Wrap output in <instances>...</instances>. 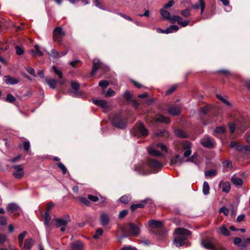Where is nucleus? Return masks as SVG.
I'll list each match as a JSON object with an SVG mask.
<instances>
[{
    "label": "nucleus",
    "instance_id": "cd10ccee",
    "mask_svg": "<svg viewBox=\"0 0 250 250\" xmlns=\"http://www.w3.org/2000/svg\"><path fill=\"white\" fill-rule=\"evenodd\" d=\"M45 82L46 83L53 89L56 88V85L58 83V81L56 79H46Z\"/></svg>",
    "mask_w": 250,
    "mask_h": 250
},
{
    "label": "nucleus",
    "instance_id": "8fccbe9b",
    "mask_svg": "<svg viewBox=\"0 0 250 250\" xmlns=\"http://www.w3.org/2000/svg\"><path fill=\"white\" fill-rule=\"evenodd\" d=\"M103 233V229L102 228H99L96 231L95 234L93 235V238L95 239H98L100 235Z\"/></svg>",
    "mask_w": 250,
    "mask_h": 250
},
{
    "label": "nucleus",
    "instance_id": "6e6552de",
    "mask_svg": "<svg viewBox=\"0 0 250 250\" xmlns=\"http://www.w3.org/2000/svg\"><path fill=\"white\" fill-rule=\"evenodd\" d=\"M202 244L206 249L210 250H226L219 244L213 245L208 239H204L202 241Z\"/></svg>",
    "mask_w": 250,
    "mask_h": 250
},
{
    "label": "nucleus",
    "instance_id": "13d9d810",
    "mask_svg": "<svg viewBox=\"0 0 250 250\" xmlns=\"http://www.w3.org/2000/svg\"><path fill=\"white\" fill-rule=\"evenodd\" d=\"M220 212H223L226 216H228L229 214V209L225 207H223L219 209Z\"/></svg>",
    "mask_w": 250,
    "mask_h": 250
},
{
    "label": "nucleus",
    "instance_id": "412c9836",
    "mask_svg": "<svg viewBox=\"0 0 250 250\" xmlns=\"http://www.w3.org/2000/svg\"><path fill=\"white\" fill-rule=\"evenodd\" d=\"M5 80V83L7 84L14 85L19 82V79L13 78L9 75L4 76Z\"/></svg>",
    "mask_w": 250,
    "mask_h": 250
},
{
    "label": "nucleus",
    "instance_id": "a211bd4d",
    "mask_svg": "<svg viewBox=\"0 0 250 250\" xmlns=\"http://www.w3.org/2000/svg\"><path fill=\"white\" fill-rule=\"evenodd\" d=\"M219 187H222V191L223 192L229 193L230 189V184L229 182H225L221 181L219 182Z\"/></svg>",
    "mask_w": 250,
    "mask_h": 250
},
{
    "label": "nucleus",
    "instance_id": "c756f323",
    "mask_svg": "<svg viewBox=\"0 0 250 250\" xmlns=\"http://www.w3.org/2000/svg\"><path fill=\"white\" fill-rule=\"evenodd\" d=\"M192 7L194 9H198L199 7L201 8V12L203 13L205 8V3L204 0H199V3L195 4L192 6Z\"/></svg>",
    "mask_w": 250,
    "mask_h": 250
},
{
    "label": "nucleus",
    "instance_id": "ea45409f",
    "mask_svg": "<svg viewBox=\"0 0 250 250\" xmlns=\"http://www.w3.org/2000/svg\"><path fill=\"white\" fill-rule=\"evenodd\" d=\"M15 101H16V98H15V97L13 95H12L10 93L7 94V96L5 98L6 102H7L8 103H13L15 102Z\"/></svg>",
    "mask_w": 250,
    "mask_h": 250
},
{
    "label": "nucleus",
    "instance_id": "aec40b11",
    "mask_svg": "<svg viewBox=\"0 0 250 250\" xmlns=\"http://www.w3.org/2000/svg\"><path fill=\"white\" fill-rule=\"evenodd\" d=\"M93 103L95 104H96L99 106H100L105 109H107L108 107L107 102L106 101L104 100H97V99L93 100Z\"/></svg>",
    "mask_w": 250,
    "mask_h": 250
},
{
    "label": "nucleus",
    "instance_id": "f257e3e1",
    "mask_svg": "<svg viewBox=\"0 0 250 250\" xmlns=\"http://www.w3.org/2000/svg\"><path fill=\"white\" fill-rule=\"evenodd\" d=\"M174 233L176 236L174 238L173 243L177 247L185 246L187 237L190 235L191 234L190 230L183 228H177L175 229Z\"/></svg>",
    "mask_w": 250,
    "mask_h": 250
},
{
    "label": "nucleus",
    "instance_id": "c03bdc74",
    "mask_svg": "<svg viewBox=\"0 0 250 250\" xmlns=\"http://www.w3.org/2000/svg\"><path fill=\"white\" fill-rule=\"evenodd\" d=\"M35 50H32V52L34 54V55L37 54L39 56H42L43 55V53L40 50L39 46L38 45H35L34 46Z\"/></svg>",
    "mask_w": 250,
    "mask_h": 250
},
{
    "label": "nucleus",
    "instance_id": "e433bc0d",
    "mask_svg": "<svg viewBox=\"0 0 250 250\" xmlns=\"http://www.w3.org/2000/svg\"><path fill=\"white\" fill-rule=\"evenodd\" d=\"M220 233L224 236H229V231L227 229L225 225H223L220 228Z\"/></svg>",
    "mask_w": 250,
    "mask_h": 250
},
{
    "label": "nucleus",
    "instance_id": "ddd939ff",
    "mask_svg": "<svg viewBox=\"0 0 250 250\" xmlns=\"http://www.w3.org/2000/svg\"><path fill=\"white\" fill-rule=\"evenodd\" d=\"M70 222V219L68 215L64 216V219L57 218L56 219V227L59 228L61 226H66L68 222Z\"/></svg>",
    "mask_w": 250,
    "mask_h": 250
},
{
    "label": "nucleus",
    "instance_id": "9b49d317",
    "mask_svg": "<svg viewBox=\"0 0 250 250\" xmlns=\"http://www.w3.org/2000/svg\"><path fill=\"white\" fill-rule=\"evenodd\" d=\"M201 144L204 147L208 149L213 148L215 146L212 138L208 136L203 138L201 140Z\"/></svg>",
    "mask_w": 250,
    "mask_h": 250
},
{
    "label": "nucleus",
    "instance_id": "c85d7f7f",
    "mask_svg": "<svg viewBox=\"0 0 250 250\" xmlns=\"http://www.w3.org/2000/svg\"><path fill=\"white\" fill-rule=\"evenodd\" d=\"M231 181L236 186H242L243 184V181L241 178L235 177V176L231 177Z\"/></svg>",
    "mask_w": 250,
    "mask_h": 250
},
{
    "label": "nucleus",
    "instance_id": "bf43d9fd",
    "mask_svg": "<svg viewBox=\"0 0 250 250\" xmlns=\"http://www.w3.org/2000/svg\"><path fill=\"white\" fill-rule=\"evenodd\" d=\"M197 156H198V155H197V153H194L192 156L188 158L187 161L193 162L194 161L197 160Z\"/></svg>",
    "mask_w": 250,
    "mask_h": 250
},
{
    "label": "nucleus",
    "instance_id": "49530a36",
    "mask_svg": "<svg viewBox=\"0 0 250 250\" xmlns=\"http://www.w3.org/2000/svg\"><path fill=\"white\" fill-rule=\"evenodd\" d=\"M217 98L220 100L221 102H222L224 104H226L227 105L230 106H231V104L229 102L224 99L221 95L217 94Z\"/></svg>",
    "mask_w": 250,
    "mask_h": 250
},
{
    "label": "nucleus",
    "instance_id": "39448f33",
    "mask_svg": "<svg viewBox=\"0 0 250 250\" xmlns=\"http://www.w3.org/2000/svg\"><path fill=\"white\" fill-rule=\"evenodd\" d=\"M131 132L134 136L137 137H146L148 135V130L142 123H137Z\"/></svg>",
    "mask_w": 250,
    "mask_h": 250
},
{
    "label": "nucleus",
    "instance_id": "2f4dec72",
    "mask_svg": "<svg viewBox=\"0 0 250 250\" xmlns=\"http://www.w3.org/2000/svg\"><path fill=\"white\" fill-rule=\"evenodd\" d=\"M226 128L223 125L217 126L214 131L215 133L218 134H223L226 132Z\"/></svg>",
    "mask_w": 250,
    "mask_h": 250
},
{
    "label": "nucleus",
    "instance_id": "37998d69",
    "mask_svg": "<svg viewBox=\"0 0 250 250\" xmlns=\"http://www.w3.org/2000/svg\"><path fill=\"white\" fill-rule=\"evenodd\" d=\"M79 201L83 204L84 205L87 206H90L91 203L89 201L88 199H87L85 197H78Z\"/></svg>",
    "mask_w": 250,
    "mask_h": 250
},
{
    "label": "nucleus",
    "instance_id": "4be33fe9",
    "mask_svg": "<svg viewBox=\"0 0 250 250\" xmlns=\"http://www.w3.org/2000/svg\"><path fill=\"white\" fill-rule=\"evenodd\" d=\"M34 241L31 238H28L25 240L23 246H22V250H30L33 244Z\"/></svg>",
    "mask_w": 250,
    "mask_h": 250
},
{
    "label": "nucleus",
    "instance_id": "a878e982",
    "mask_svg": "<svg viewBox=\"0 0 250 250\" xmlns=\"http://www.w3.org/2000/svg\"><path fill=\"white\" fill-rule=\"evenodd\" d=\"M175 135L179 138H187L188 137L187 133L182 129H177L174 130Z\"/></svg>",
    "mask_w": 250,
    "mask_h": 250
},
{
    "label": "nucleus",
    "instance_id": "473e14b6",
    "mask_svg": "<svg viewBox=\"0 0 250 250\" xmlns=\"http://www.w3.org/2000/svg\"><path fill=\"white\" fill-rule=\"evenodd\" d=\"M210 188L208 183L205 181L203 185V193L204 195H207L209 193Z\"/></svg>",
    "mask_w": 250,
    "mask_h": 250
},
{
    "label": "nucleus",
    "instance_id": "423d86ee",
    "mask_svg": "<svg viewBox=\"0 0 250 250\" xmlns=\"http://www.w3.org/2000/svg\"><path fill=\"white\" fill-rule=\"evenodd\" d=\"M147 165L152 169L153 173L157 172L163 167V165L159 161L151 157L147 158Z\"/></svg>",
    "mask_w": 250,
    "mask_h": 250
},
{
    "label": "nucleus",
    "instance_id": "dca6fc26",
    "mask_svg": "<svg viewBox=\"0 0 250 250\" xmlns=\"http://www.w3.org/2000/svg\"><path fill=\"white\" fill-rule=\"evenodd\" d=\"M71 86L72 89L74 91V93L77 97H80L82 95V93L79 92L80 89V84L79 83L75 81L71 82Z\"/></svg>",
    "mask_w": 250,
    "mask_h": 250
},
{
    "label": "nucleus",
    "instance_id": "4468645a",
    "mask_svg": "<svg viewBox=\"0 0 250 250\" xmlns=\"http://www.w3.org/2000/svg\"><path fill=\"white\" fill-rule=\"evenodd\" d=\"M175 22H177L178 24L184 27L187 26L190 22V21L184 20L179 16L173 15V23Z\"/></svg>",
    "mask_w": 250,
    "mask_h": 250
},
{
    "label": "nucleus",
    "instance_id": "f03ea898",
    "mask_svg": "<svg viewBox=\"0 0 250 250\" xmlns=\"http://www.w3.org/2000/svg\"><path fill=\"white\" fill-rule=\"evenodd\" d=\"M112 125L116 128L124 129L127 127V120L122 112H118L110 115Z\"/></svg>",
    "mask_w": 250,
    "mask_h": 250
},
{
    "label": "nucleus",
    "instance_id": "0e129e2a",
    "mask_svg": "<svg viewBox=\"0 0 250 250\" xmlns=\"http://www.w3.org/2000/svg\"><path fill=\"white\" fill-rule=\"evenodd\" d=\"M242 239L240 237H235L233 239V243L235 245H239L242 243Z\"/></svg>",
    "mask_w": 250,
    "mask_h": 250
},
{
    "label": "nucleus",
    "instance_id": "4c0bfd02",
    "mask_svg": "<svg viewBox=\"0 0 250 250\" xmlns=\"http://www.w3.org/2000/svg\"><path fill=\"white\" fill-rule=\"evenodd\" d=\"M26 234V231H23L22 233H20L18 236V241H19V245L20 247H22L23 245V240Z\"/></svg>",
    "mask_w": 250,
    "mask_h": 250
},
{
    "label": "nucleus",
    "instance_id": "864d4df0",
    "mask_svg": "<svg viewBox=\"0 0 250 250\" xmlns=\"http://www.w3.org/2000/svg\"><path fill=\"white\" fill-rule=\"evenodd\" d=\"M16 54L18 55H21L24 53V49L19 46H16L15 47Z\"/></svg>",
    "mask_w": 250,
    "mask_h": 250
},
{
    "label": "nucleus",
    "instance_id": "774afa93",
    "mask_svg": "<svg viewBox=\"0 0 250 250\" xmlns=\"http://www.w3.org/2000/svg\"><path fill=\"white\" fill-rule=\"evenodd\" d=\"M245 87L250 91V80H246L244 82Z\"/></svg>",
    "mask_w": 250,
    "mask_h": 250
},
{
    "label": "nucleus",
    "instance_id": "1a4fd4ad",
    "mask_svg": "<svg viewBox=\"0 0 250 250\" xmlns=\"http://www.w3.org/2000/svg\"><path fill=\"white\" fill-rule=\"evenodd\" d=\"M152 204V201L151 199H146L145 200H141L139 203L133 204L131 205L130 207V209L132 212H134L137 208H143L146 207V205L148 204L150 205Z\"/></svg>",
    "mask_w": 250,
    "mask_h": 250
},
{
    "label": "nucleus",
    "instance_id": "6e6d98bb",
    "mask_svg": "<svg viewBox=\"0 0 250 250\" xmlns=\"http://www.w3.org/2000/svg\"><path fill=\"white\" fill-rule=\"evenodd\" d=\"M115 94V92L114 91H113L111 88H109L106 93L105 94V96L106 97H110L113 96Z\"/></svg>",
    "mask_w": 250,
    "mask_h": 250
},
{
    "label": "nucleus",
    "instance_id": "5701e85b",
    "mask_svg": "<svg viewBox=\"0 0 250 250\" xmlns=\"http://www.w3.org/2000/svg\"><path fill=\"white\" fill-rule=\"evenodd\" d=\"M135 170L139 174L142 175H147L151 173L149 171L145 170L143 165L136 166L135 167Z\"/></svg>",
    "mask_w": 250,
    "mask_h": 250
},
{
    "label": "nucleus",
    "instance_id": "58836bf2",
    "mask_svg": "<svg viewBox=\"0 0 250 250\" xmlns=\"http://www.w3.org/2000/svg\"><path fill=\"white\" fill-rule=\"evenodd\" d=\"M47 54L50 55L52 56L54 58L57 59L61 57V55H60V53L56 51L54 49H52L51 50V52L49 53L48 52H47Z\"/></svg>",
    "mask_w": 250,
    "mask_h": 250
},
{
    "label": "nucleus",
    "instance_id": "338daca9",
    "mask_svg": "<svg viewBox=\"0 0 250 250\" xmlns=\"http://www.w3.org/2000/svg\"><path fill=\"white\" fill-rule=\"evenodd\" d=\"M229 131L231 133H233L235 129V125L234 124H229L228 125Z\"/></svg>",
    "mask_w": 250,
    "mask_h": 250
},
{
    "label": "nucleus",
    "instance_id": "a19ab883",
    "mask_svg": "<svg viewBox=\"0 0 250 250\" xmlns=\"http://www.w3.org/2000/svg\"><path fill=\"white\" fill-rule=\"evenodd\" d=\"M190 11H191L190 9L189 8H188L183 10H182L181 12V14L182 16L187 18L190 16V15H191Z\"/></svg>",
    "mask_w": 250,
    "mask_h": 250
},
{
    "label": "nucleus",
    "instance_id": "79ce46f5",
    "mask_svg": "<svg viewBox=\"0 0 250 250\" xmlns=\"http://www.w3.org/2000/svg\"><path fill=\"white\" fill-rule=\"evenodd\" d=\"M72 249L73 250H82L83 249V244L80 242L73 243L72 245Z\"/></svg>",
    "mask_w": 250,
    "mask_h": 250
},
{
    "label": "nucleus",
    "instance_id": "c9c22d12",
    "mask_svg": "<svg viewBox=\"0 0 250 250\" xmlns=\"http://www.w3.org/2000/svg\"><path fill=\"white\" fill-rule=\"evenodd\" d=\"M211 108V106L208 105L203 107H202L200 108V112L203 115H207L210 111Z\"/></svg>",
    "mask_w": 250,
    "mask_h": 250
},
{
    "label": "nucleus",
    "instance_id": "3c124183",
    "mask_svg": "<svg viewBox=\"0 0 250 250\" xmlns=\"http://www.w3.org/2000/svg\"><path fill=\"white\" fill-rule=\"evenodd\" d=\"M109 84V82L106 80H102L99 83V85L103 88H106Z\"/></svg>",
    "mask_w": 250,
    "mask_h": 250
},
{
    "label": "nucleus",
    "instance_id": "7ed1b4c3",
    "mask_svg": "<svg viewBox=\"0 0 250 250\" xmlns=\"http://www.w3.org/2000/svg\"><path fill=\"white\" fill-rule=\"evenodd\" d=\"M148 226L151 228V233L160 237L164 236L165 231L163 229L164 224L162 221L152 219L148 221Z\"/></svg>",
    "mask_w": 250,
    "mask_h": 250
},
{
    "label": "nucleus",
    "instance_id": "680f3d73",
    "mask_svg": "<svg viewBox=\"0 0 250 250\" xmlns=\"http://www.w3.org/2000/svg\"><path fill=\"white\" fill-rule=\"evenodd\" d=\"M118 15L125 19V20L129 21H133V20L129 16L122 13H118Z\"/></svg>",
    "mask_w": 250,
    "mask_h": 250
},
{
    "label": "nucleus",
    "instance_id": "de8ad7c7",
    "mask_svg": "<svg viewBox=\"0 0 250 250\" xmlns=\"http://www.w3.org/2000/svg\"><path fill=\"white\" fill-rule=\"evenodd\" d=\"M191 143L188 141H185L182 143L183 148L185 150L191 149Z\"/></svg>",
    "mask_w": 250,
    "mask_h": 250
},
{
    "label": "nucleus",
    "instance_id": "b1692460",
    "mask_svg": "<svg viewBox=\"0 0 250 250\" xmlns=\"http://www.w3.org/2000/svg\"><path fill=\"white\" fill-rule=\"evenodd\" d=\"M182 107L181 104H173V116H178L181 114Z\"/></svg>",
    "mask_w": 250,
    "mask_h": 250
},
{
    "label": "nucleus",
    "instance_id": "e2e57ef3",
    "mask_svg": "<svg viewBox=\"0 0 250 250\" xmlns=\"http://www.w3.org/2000/svg\"><path fill=\"white\" fill-rule=\"evenodd\" d=\"M30 143L28 141H25L23 143V147L25 151H28L30 148Z\"/></svg>",
    "mask_w": 250,
    "mask_h": 250
},
{
    "label": "nucleus",
    "instance_id": "09e8293b",
    "mask_svg": "<svg viewBox=\"0 0 250 250\" xmlns=\"http://www.w3.org/2000/svg\"><path fill=\"white\" fill-rule=\"evenodd\" d=\"M58 167L61 169L63 174H65L67 172V168L61 162H59L57 164Z\"/></svg>",
    "mask_w": 250,
    "mask_h": 250
},
{
    "label": "nucleus",
    "instance_id": "f3484780",
    "mask_svg": "<svg viewBox=\"0 0 250 250\" xmlns=\"http://www.w3.org/2000/svg\"><path fill=\"white\" fill-rule=\"evenodd\" d=\"M160 14L164 20H167L172 23V17L169 11L164 9H161Z\"/></svg>",
    "mask_w": 250,
    "mask_h": 250
},
{
    "label": "nucleus",
    "instance_id": "20e7f679",
    "mask_svg": "<svg viewBox=\"0 0 250 250\" xmlns=\"http://www.w3.org/2000/svg\"><path fill=\"white\" fill-rule=\"evenodd\" d=\"M148 151L151 156L158 157L162 156V153H167V149L166 146L162 143H158L148 147Z\"/></svg>",
    "mask_w": 250,
    "mask_h": 250
},
{
    "label": "nucleus",
    "instance_id": "0eeeda50",
    "mask_svg": "<svg viewBox=\"0 0 250 250\" xmlns=\"http://www.w3.org/2000/svg\"><path fill=\"white\" fill-rule=\"evenodd\" d=\"M65 35V32L61 26L56 27L53 30V40L59 45L62 43V39Z\"/></svg>",
    "mask_w": 250,
    "mask_h": 250
},
{
    "label": "nucleus",
    "instance_id": "393cba45",
    "mask_svg": "<svg viewBox=\"0 0 250 250\" xmlns=\"http://www.w3.org/2000/svg\"><path fill=\"white\" fill-rule=\"evenodd\" d=\"M101 224L103 226L107 225L109 223V218L107 214L103 213L100 216Z\"/></svg>",
    "mask_w": 250,
    "mask_h": 250
},
{
    "label": "nucleus",
    "instance_id": "4d7b16f0",
    "mask_svg": "<svg viewBox=\"0 0 250 250\" xmlns=\"http://www.w3.org/2000/svg\"><path fill=\"white\" fill-rule=\"evenodd\" d=\"M87 198L89 200L93 202H97L99 200V198L97 196L91 194H88Z\"/></svg>",
    "mask_w": 250,
    "mask_h": 250
},
{
    "label": "nucleus",
    "instance_id": "a18cd8bd",
    "mask_svg": "<svg viewBox=\"0 0 250 250\" xmlns=\"http://www.w3.org/2000/svg\"><path fill=\"white\" fill-rule=\"evenodd\" d=\"M52 69L54 73L58 76L60 79H62L63 76L62 73V71L57 68V66H53L52 67Z\"/></svg>",
    "mask_w": 250,
    "mask_h": 250
},
{
    "label": "nucleus",
    "instance_id": "bb28decb",
    "mask_svg": "<svg viewBox=\"0 0 250 250\" xmlns=\"http://www.w3.org/2000/svg\"><path fill=\"white\" fill-rule=\"evenodd\" d=\"M157 122L163 123H168L170 122V119L163 115H159L156 118Z\"/></svg>",
    "mask_w": 250,
    "mask_h": 250
},
{
    "label": "nucleus",
    "instance_id": "5fc2aeb1",
    "mask_svg": "<svg viewBox=\"0 0 250 250\" xmlns=\"http://www.w3.org/2000/svg\"><path fill=\"white\" fill-rule=\"evenodd\" d=\"M128 210L126 209H124L120 211L119 214V218L120 219H123L128 214Z\"/></svg>",
    "mask_w": 250,
    "mask_h": 250
},
{
    "label": "nucleus",
    "instance_id": "72a5a7b5",
    "mask_svg": "<svg viewBox=\"0 0 250 250\" xmlns=\"http://www.w3.org/2000/svg\"><path fill=\"white\" fill-rule=\"evenodd\" d=\"M205 175L207 177H213L217 175V170L214 169L207 170L205 172Z\"/></svg>",
    "mask_w": 250,
    "mask_h": 250
},
{
    "label": "nucleus",
    "instance_id": "69168bd1",
    "mask_svg": "<svg viewBox=\"0 0 250 250\" xmlns=\"http://www.w3.org/2000/svg\"><path fill=\"white\" fill-rule=\"evenodd\" d=\"M93 2L95 6L102 9H104L99 0H93Z\"/></svg>",
    "mask_w": 250,
    "mask_h": 250
},
{
    "label": "nucleus",
    "instance_id": "9d476101",
    "mask_svg": "<svg viewBox=\"0 0 250 250\" xmlns=\"http://www.w3.org/2000/svg\"><path fill=\"white\" fill-rule=\"evenodd\" d=\"M92 64L93 66L90 73L91 76H94L99 69H103L104 72L107 71V68L104 67L103 64L100 61H98L97 62L93 61Z\"/></svg>",
    "mask_w": 250,
    "mask_h": 250
},
{
    "label": "nucleus",
    "instance_id": "6ab92c4d",
    "mask_svg": "<svg viewBox=\"0 0 250 250\" xmlns=\"http://www.w3.org/2000/svg\"><path fill=\"white\" fill-rule=\"evenodd\" d=\"M19 208V206L17 204L12 203L8 204L6 207V209L10 214H12L13 212L18 211Z\"/></svg>",
    "mask_w": 250,
    "mask_h": 250
},
{
    "label": "nucleus",
    "instance_id": "f704fd0d",
    "mask_svg": "<svg viewBox=\"0 0 250 250\" xmlns=\"http://www.w3.org/2000/svg\"><path fill=\"white\" fill-rule=\"evenodd\" d=\"M157 32L163 34H169L172 33V23L168 26L167 29L165 30L158 28L157 29Z\"/></svg>",
    "mask_w": 250,
    "mask_h": 250
},
{
    "label": "nucleus",
    "instance_id": "2eb2a0df",
    "mask_svg": "<svg viewBox=\"0 0 250 250\" xmlns=\"http://www.w3.org/2000/svg\"><path fill=\"white\" fill-rule=\"evenodd\" d=\"M139 230L140 229L137 225L134 223L129 224V232L131 235L133 236H137L139 233Z\"/></svg>",
    "mask_w": 250,
    "mask_h": 250
},
{
    "label": "nucleus",
    "instance_id": "603ef678",
    "mask_svg": "<svg viewBox=\"0 0 250 250\" xmlns=\"http://www.w3.org/2000/svg\"><path fill=\"white\" fill-rule=\"evenodd\" d=\"M132 97V95L128 91H125L123 95V98L127 102L130 101L131 100Z\"/></svg>",
    "mask_w": 250,
    "mask_h": 250
},
{
    "label": "nucleus",
    "instance_id": "052dcab7",
    "mask_svg": "<svg viewBox=\"0 0 250 250\" xmlns=\"http://www.w3.org/2000/svg\"><path fill=\"white\" fill-rule=\"evenodd\" d=\"M7 223V219L4 216L0 215V225L4 226Z\"/></svg>",
    "mask_w": 250,
    "mask_h": 250
},
{
    "label": "nucleus",
    "instance_id": "7c9ffc66",
    "mask_svg": "<svg viewBox=\"0 0 250 250\" xmlns=\"http://www.w3.org/2000/svg\"><path fill=\"white\" fill-rule=\"evenodd\" d=\"M131 200V196L130 195H124L119 198V201L124 204H126L129 203Z\"/></svg>",
    "mask_w": 250,
    "mask_h": 250
},
{
    "label": "nucleus",
    "instance_id": "f8f14e48",
    "mask_svg": "<svg viewBox=\"0 0 250 250\" xmlns=\"http://www.w3.org/2000/svg\"><path fill=\"white\" fill-rule=\"evenodd\" d=\"M12 167L16 169V171L13 172V176L17 179H21L24 176V173L23 168L21 167V165H15Z\"/></svg>",
    "mask_w": 250,
    "mask_h": 250
}]
</instances>
